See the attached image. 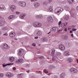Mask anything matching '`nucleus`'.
<instances>
[{
    "label": "nucleus",
    "instance_id": "nucleus-41",
    "mask_svg": "<svg viewBox=\"0 0 78 78\" xmlns=\"http://www.w3.org/2000/svg\"><path fill=\"white\" fill-rule=\"evenodd\" d=\"M44 72L46 73H48V71L46 69H44Z\"/></svg>",
    "mask_w": 78,
    "mask_h": 78
},
{
    "label": "nucleus",
    "instance_id": "nucleus-49",
    "mask_svg": "<svg viewBox=\"0 0 78 78\" xmlns=\"http://www.w3.org/2000/svg\"><path fill=\"white\" fill-rule=\"evenodd\" d=\"M64 31H67V28H65L64 29Z\"/></svg>",
    "mask_w": 78,
    "mask_h": 78
},
{
    "label": "nucleus",
    "instance_id": "nucleus-30",
    "mask_svg": "<svg viewBox=\"0 0 78 78\" xmlns=\"http://www.w3.org/2000/svg\"><path fill=\"white\" fill-rule=\"evenodd\" d=\"M65 9L66 11H69L70 10V7L68 6H66Z\"/></svg>",
    "mask_w": 78,
    "mask_h": 78
},
{
    "label": "nucleus",
    "instance_id": "nucleus-3",
    "mask_svg": "<svg viewBox=\"0 0 78 78\" xmlns=\"http://www.w3.org/2000/svg\"><path fill=\"white\" fill-rule=\"evenodd\" d=\"M64 9L62 8L59 7L56 8L55 10V12L56 13H60L61 12H62Z\"/></svg>",
    "mask_w": 78,
    "mask_h": 78
},
{
    "label": "nucleus",
    "instance_id": "nucleus-42",
    "mask_svg": "<svg viewBox=\"0 0 78 78\" xmlns=\"http://www.w3.org/2000/svg\"><path fill=\"white\" fill-rule=\"evenodd\" d=\"M76 30V29L73 28L72 29V31H75Z\"/></svg>",
    "mask_w": 78,
    "mask_h": 78
},
{
    "label": "nucleus",
    "instance_id": "nucleus-60",
    "mask_svg": "<svg viewBox=\"0 0 78 78\" xmlns=\"http://www.w3.org/2000/svg\"><path fill=\"white\" fill-rule=\"evenodd\" d=\"M51 73H50L49 74H48V75H51Z\"/></svg>",
    "mask_w": 78,
    "mask_h": 78
},
{
    "label": "nucleus",
    "instance_id": "nucleus-27",
    "mask_svg": "<svg viewBox=\"0 0 78 78\" xmlns=\"http://www.w3.org/2000/svg\"><path fill=\"white\" fill-rule=\"evenodd\" d=\"M15 17V16L14 15H11L9 16V19H13V18H14Z\"/></svg>",
    "mask_w": 78,
    "mask_h": 78
},
{
    "label": "nucleus",
    "instance_id": "nucleus-35",
    "mask_svg": "<svg viewBox=\"0 0 78 78\" xmlns=\"http://www.w3.org/2000/svg\"><path fill=\"white\" fill-rule=\"evenodd\" d=\"M55 52V50L54 48H53L52 49V52H51V54L52 55H54Z\"/></svg>",
    "mask_w": 78,
    "mask_h": 78
},
{
    "label": "nucleus",
    "instance_id": "nucleus-14",
    "mask_svg": "<svg viewBox=\"0 0 78 78\" xmlns=\"http://www.w3.org/2000/svg\"><path fill=\"white\" fill-rule=\"evenodd\" d=\"M3 47L5 49H8L9 48V46H8L6 44H4L3 45Z\"/></svg>",
    "mask_w": 78,
    "mask_h": 78
},
{
    "label": "nucleus",
    "instance_id": "nucleus-19",
    "mask_svg": "<svg viewBox=\"0 0 78 78\" xmlns=\"http://www.w3.org/2000/svg\"><path fill=\"white\" fill-rule=\"evenodd\" d=\"M67 61H68L69 62H72L73 61V58H68L67 59Z\"/></svg>",
    "mask_w": 78,
    "mask_h": 78
},
{
    "label": "nucleus",
    "instance_id": "nucleus-64",
    "mask_svg": "<svg viewBox=\"0 0 78 78\" xmlns=\"http://www.w3.org/2000/svg\"><path fill=\"white\" fill-rule=\"evenodd\" d=\"M55 78H58V77L57 76H55Z\"/></svg>",
    "mask_w": 78,
    "mask_h": 78
},
{
    "label": "nucleus",
    "instance_id": "nucleus-20",
    "mask_svg": "<svg viewBox=\"0 0 78 78\" xmlns=\"http://www.w3.org/2000/svg\"><path fill=\"white\" fill-rule=\"evenodd\" d=\"M23 61V59L21 58L16 61V63H21V62H22Z\"/></svg>",
    "mask_w": 78,
    "mask_h": 78
},
{
    "label": "nucleus",
    "instance_id": "nucleus-32",
    "mask_svg": "<svg viewBox=\"0 0 78 78\" xmlns=\"http://www.w3.org/2000/svg\"><path fill=\"white\" fill-rule=\"evenodd\" d=\"M56 58H57V59H58L59 60V59L58 58H57V57L56 56H54V57H52V59L53 61H55L56 60Z\"/></svg>",
    "mask_w": 78,
    "mask_h": 78
},
{
    "label": "nucleus",
    "instance_id": "nucleus-6",
    "mask_svg": "<svg viewBox=\"0 0 78 78\" xmlns=\"http://www.w3.org/2000/svg\"><path fill=\"white\" fill-rule=\"evenodd\" d=\"M19 4L22 7H25L26 6V3L25 2L20 1L19 2Z\"/></svg>",
    "mask_w": 78,
    "mask_h": 78
},
{
    "label": "nucleus",
    "instance_id": "nucleus-51",
    "mask_svg": "<svg viewBox=\"0 0 78 78\" xmlns=\"http://www.w3.org/2000/svg\"><path fill=\"white\" fill-rule=\"evenodd\" d=\"M2 30H5V27L2 28Z\"/></svg>",
    "mask_w": 78,
    "mask_h": 78
},
{
    "label": "nucleus",
    "instance_id": "nucleus-54",
    "mask_svg": "<svg viewBox=\"0 0 78 78\" xmlns=\"http://www.w3.org/2000/svg\"><path fill=\"white\" fill-rule=\"evenodd\" d=\"M3 35H4L5 36H8V34H7V33L4 34Z\"/></svg>",
    "mask_w": 78,
    "mask_h": 78
},
{
    "label": "nucleus",
    "instance_id": "nucleus-28",
    "mask_svg": "<svg viewBox=\"0 0 78 78\" xmlns=\"http://www.w3.org/2000/svg\"><path fill=\"white\" fill-rule=\"evenodd\" d=\"M48 10L50 12H53V8L51 6H50L48 8Z\"/></svg>",
    "mask_w": 78,
    "mask_h": 78
},
{
    "label": "nucleus",
    "instance_id": "nucleus-33",
    "mask_svg": "<svg viewBox=\"0 0 78 78\" xmlns=\"http://www.w3.org/2000/svg\"><path fill=\"white\" fill-rule=\"evenodd\" d=\"M13 64V63H9L7 64L6 65H3V67H6V66H10V65H12Z\"/></svg>",
    "mask_w": 78,
    "mask_h": 78
},
{
    "label": "nucleus",
    "instance_id": "nucleus-43",
    "mask_svg": "<svg viewBox=\"0 0 78 78\" xmlns=\"http://www.w3.org/2000/svg\"><path fill=\"white\" fill-rule=\"evenodd\" d=\"M31 2H36L37 1V0H30Z\"/></svg>",
    "mask_w": 78,
    "mask_h": 78
},
{
    "label": "nucleus",
    "instance_id": "nucleus-53",
    "mask_svg": "<svg viewBox=\"0 0 78 78\" xmlns=\"http://www.w3.org/2000/svg\"><path fill=\"white\" fill-rule=\"evenodd\" d=\"M16 68L15 67H14L13 68V70H16Z\"/></svg>",
    "mask_w": 78,
    "mask_h": 78
},
{
    "label": "nucleus",
    "instance_id": "nucleus-16",
    "mask_svg": "<svg viewBox=\"0 0 78 78\" xmlns=\"http://www.w3.org/2000/svg\"><path fill=\"white\" fill-rule=\"evenodd\" d=\"M9 36L10 37H15V36H16V34L14 32H11Z\"/></svg>",
    "mask_w": 78,
    "mask_h": 78
},
{
    "label": "nucleus",
    "instance_id": "nucleus-21",
    "mask_svg": "<svg viewBox=\"0 0 78 78\" xmlns=\"http://www.w3.org/2000/svg\"><path fill=\"white\" fill-rule=\"evenodd\" d=\"M58 27H54L51 29V31H55L58 30Z\"/></svg>",
    "mask_w": 78,
    "mask_h": 78
},
{
    "label": "nucleus",
    "instance_id": "nucleus-63",
    "mask_svg": "<svg viewBox=\"0 0 78 78\" xmlns=\"http://www.w3.org/2000/svg\"><path fill=\"white\" fill-rule=\"evenodd\" d=\"M1 34H2V32L0 31V35H1Z\"/></svg>",
    "mask_w": 78,
    "mask_h": 78
},
{
    "label": "nucleus",
    "instance_id": "nucleus-17",
    "mask_svg": "<svg viewBox=\"0 0 78 78\" xmlns=\"http://www.w3.org/2000/svg\"><path fill=\"white\" fill-rule=\"evenodd\" d=\"M0 9H1V10H2V11L5 10L6 8H5V5H0Z\"/></svg>",
    "mask_w": 78,
    "mask_h": 78
},
{
    "label": "nucleus",
    "instance_id": "nucleus-38",
    "mask_svg": "<svg viewBox=\"0 0 78 78\" xmlns=\"http://www.w3.org/2000/svg\"><path fill=\"white\" fill-rule=\"evenodd\" d=\"M48 0V3H51V2L53 1V0Z\"/></svg>",
    "mask_w": 78,
    "mask_h": 78
},
{
    "label": "nucleus",
    "instance_id": "nucleus-7",
    "mask_svg": "<svg viewBox=\"0 0 78 78\" xmlns=\"http://www.w3.org/2000/svg\"><path fill=\"white\" fill-rule=\"evenodd\" d=\"M58 47L59 49L61 50H62L63 51L64 50L66 49V48H65V46L62 44H60L59 45Z\"/></svg>",
    "mask_w": 78,
    "mask_h": 78
},
{
    "label": "nucleus",
    "instance_id": "nucleus-1",
    "mask_svg": "<svg viewBox=\"0 0 78 78\" xmlns=\"http://www.w3.org/2000/svg\"><path fill=\"white\" fill-rule=\"evenodd\" d=\"M33 25L35 28H39L42 27V24L40 23L37 22H34L33 23Z\"/></svg>",
    "mask_w": 78,
    "mask_h": 78
},
{
    "label": "nucleus",
    "instance_id": "nucleus-15",
    "mask_svg": "<svg viewBox=\"0 0 78 78\" xmlns=\"http://www.w3.org/2000/svg\"><path fill=\"white\" fill-rule=\"evenodd\" d=\"M9 61L10 62H14L15 61V58L13 57L12 56L9 58Z\"/></svg>",
    "mask_w": 78,
    "mask_h": 78
},
{
    "label": "nucleus",
    "instance_id": "nucleus-9",
    "mask_svg": "<svg viewBox=\"0 0 78 78\" xmlns=\"http://www.w3.org/2000/svg\"><path fill=\"white\" fill-rule=\"evenodd\" d=\"M70 70L71 72H74L75 73L78 72V70L76 69L73 68H71Z\"/></svg>",
    "mask_w": 78,
    "mask_h": 78
},
{
    "label": "nucleus",
    "instance_id": "nucleus-47",
    "mask_svg": "<svg viewBox=\"0 0 78 78\" xmlns=\"http://www.w3.org/2000/svg\"><path fill=\"white\" fill-rule=\"evenodd\" d=\"M61 21H60L59 22H58V25H61Z\"/></svg>",
    "mask_w": 78,
    "mask_h": 78
},
{
    "label": "nucleus",
    "instance_id": "nucleus-57",
    "mask_svg": "<svg viewBox=\"0 0 78 78\" xmlns=\"http://www.w3.org/2000/svg\"><path fill=\"white\" fill-rule=\"evenodd\" d=\"M61 31V30H58V33H60V32Z\"/></svg>",
    "mask_w": 78,
    "mask_h": 78
},
{
    "label": "nucleus",
    "instance_id": "nucleus-52",
    "mask_svg": "<svg viewBox=\"0 0 78 78\" xmlns=\"http://www.w3.org/2000/svg\"><path fill=\"white\" fill-rule=\"evenodd\" d=\"M38 37H34V39H38Z\"/></svg>",
    "mask_w": 78,
    "mask_h": 78
},
{
    "label": "nucleus",
    "instance_id": "nucleus-10",
    "mask_svg": "<svg viewBox=\"0 0 78 78\" xmlns=\"http://www.w3.org/2000/svg\"><path fill=\"white\" fill-rule=\"evenodd\" d=\"M12 12H14L16 9V7L14 5H12L10 7Z\"/></svg>",
    "mask_w": 78,
    "mask_h": 78
},
{
    "label": "nucleus",
    "instance_id": "nucleus-39",
    "mask_svg": "<svg viewBox=\"0 0 78 78\" xmlns=\"http://www.w3.org/2000/svg\"><path fill=\"white\" fill-rule=\"evenodd\" d=\"M39 59H43L44 58V57L43 56H41V57H38Z\"/></svg>",
    "mask_w": 78,
    "mask_h": 78
},
{
    "label": "nucleus",
    "instance_id": "nucleus-56",
    "mask_svg": "<svg viewBox=\"0 0 78 78\" xmlns=\"http://www.w3.org/2000/svg\"><path fill=\"white\" fill-rule=\"evenodd\" d=\"M5 28V30H8V28L6 27H4Z\"/></svg>",
    "mask_w": 78,
    "mask_h": 78
},
{
    "label": "nucleus",
    "instance_id": "nucleus-58",
    "mask_svg": "<svg viewBox=\"0 0 78 78\" xmlns=\"http://www.w3.org/2000/svg\"><path fill=\"white\" fill-rule=\"evenodd\" d=\"M70 33H73V31L70 30Z\"/></svg>",
    "mask_w": 78,
    "mask_h": 78
},
{
    "label": "nucleus",
    "instance_id": "nucleus-12",
    "mask_svg": "<svg viewBox=\"0 0 78 78\" xmlns=\"http://www.w3.org/2000/svg\"><path fill=\"white\" fill-rule=\"evenodd\" d=\"M35 17L36 19H42L44 16L42 15H36L35 16Z\"/></svg>",
    "mask_w": 78,
    "mask_h": 78
},
{
    "label": "nucleus",
    "instance_id": "nucleus-55",
    "mask_svg": "<svg viewBox=\"0 0 78 78\" xmlns=\"http://www.w3.org/2000/svg\"><path fill=\"white\" fill-rule=\"evenodd\" d=\"M71 37H73V34H72L71 35Z\"/></svg>",
    "mask_w": 78,
    "mask_h": 78
},
{
    "label": "nucleus",
    "instance_id": "nucleus-11",
    "mask_svg": "<svg viewBox=\"0 0 78 78\" xmlns=\"http://www.w3.org/2000/svg\"><path fill=\"white\" fill-rule=\"evenodd\" d=\"M34 6L35 8H39L40 6V4L38 2H36L34 4Z\"/></svg>",
    "mask_w": 78,
    "mask_h": 78
},
{
    "label": "nucleus",
    "instance_id": "nucleus-62",
    "mask_svg": "<svg viewBox=\"0 0 78 78\" xmlns=\"http://www.w3.org/2000/svg\"><path fill=\"white\" fill-rule=\"evenodd\" d=\"M76 62H77V63H78V59L77 58V60H76Z\"/></svg>",
    "mask_w": 78,
    "mask_h": 78
},
{
    "label": "nucleus",
    "instance_id": "nucleus-18",
    "mask_svg": "<svg viewBox=\"0 0 78 78\" xmlns=\"http://www.w3.org/2000/svg\"><path fill=\"white\" fill-rule=\"evenodd\" d=\"M42 32L40 30H39L37 32L36 35L38 36H41L42 35Z\"/></svg>",
    "mask_w": 78,
    "mask_h": 78
},
{
    "label": "nucleus",
    "instance_id": "nucleus-36",
    "mask_svg": "<svg viewBox=\"0 0 78 78\" xmlns=\"http://www.w3.org/2000/svg\"><path fill=\"white\" fill-rule=\"evenodd\" d=\"M42 3L45 5H48V3L47 1H44Z\"/></svg>",
    "mask_w": 78,
    "mask_h": 78
},
{
    "label": "nucleus",
    "instance_id": "nucleus-26",
    "mask_svg": "<svg viewBox=\"0 0 78 78\" xmlns=\"http://www.w3.org/2000/svg\"><path fill=\"white\" fill-rule=\"evenodd\" d=\"M68 2L70 5H72L73 3L74 0H68Z\"/></svg>",
    "mask_w": 78,
    "mask_h": 78
},
{
    "label": "nucleus",
    "instance_id": "nucleus-8",
    "mask_svg": "<svg viewBox=\"0 0 78 78\" xmlns=\"http://www.w3.org/2000/svg\"><path fill=\"white\" fill-rule=\"evenodd\" d=\"M5 76L7 78H11L12 76V74L10 72H8L6 74Z\"/></svg>",
    "mask_w": 78,
    "mask_h": 78
},
{
    "label": "nucleus",
    "instance_id": "nucleus-50",
    "mask_svg": "<svg viewBox=\"0 0 78 78\" xmlns=\"http://www.w3.org/2000/svg\"><path fill=\"white\" fill-rule=\"evenodd\" d=\"M32 45L34 46V47H35L36 46V44H35L34 43H33L32 44Z\"/></svg>",
    "mask_w": 78,
    "mask_h": 78
},
{
    "label": "nucleus",
    "instance_id": "nucleus-44",
    "mask_svg": "<svg viewBox=\"0 0 78 78\" xmlns=\"http://www.w3.org/2000/svg\"><path fill=\"white\" fill-rule=\"evenodd\" d=\"M71 16L72 17H74V13H71Z\"/></svg>",
    "mask_w": 78,
    "mask_h": 78
},
{
    "label": "nucleus",
    "instance_id": "nucleus-40",
    "mask_svg": "<svg viewBox=\"0 0 78 78\" xmlns=\"http://www.w3.org/2000/svg\"><path fill=\"white\" fill-rule=\"evenodd\" d=\"M3 74L2 73L0 74V77H3Z\"/></svg>",
    "mask_w": 78,
    "mask_h": 78
},
{
    "label": "nucleus",
    "instance_id": "nucleus-2",
    "mask_svg": "<svg viewBox=\"0 0 78 78\" xmlns=\"http://www.w3.org/2000/svg\"><path fill=\"white\" fill-rule=\"evenodd\" d=\"M0 18L1 19L0 20V26L2 27H3L4 25H5V20L4 18H3V17L1 16H0Z\"/></svg>",
    "mask_w": 78,
    "mask_h": 78
},
{
    "label": "nucleus",
    "instance_id": "nucleus-29",
    "mask_svg": "<svg viewBox=\"0 0 78 78\" xmlns=\"http://www.w3.org/2000/svg\"><path fill=\"white\" fill-rule=\"evenodd\" d=\"M17 78H22L23 77V74H21L17 75Z\"/></svg>",
    "mask_w": 78,
    "mask_h": 78
},
{
    "label": "nucleus",
    "instance_id": "nucleus-22",
    "mask_svg": "<svg viewBox=\"0 0 78 78\" xmlns=\"http://www.w3.org/2000/svg\"><path fill=\"white\" fill-rule=\"evenodd\" d=\"M64 55L65 56H68L70 55V53L68 51H65L64 52Z\"/></svg>",
    "mask_w": 78,
    "mask_h": 78
},
{
    "label": "nucleus",
    "instance_id": "nucleus-46",
    "mask_svg": "<svg viewBox=\"0 0 78 78\" xmlns=\"http://www.w3.org/2000/svg\"><path fill=\"white\" fill-rule=\"evenodd\" d=\"M47 39L46 38L44 37V39H43L44 41H47Z\"/></svg>",
    "mask_w": 78,
    "mask_h": 78
},
{
    "label": "nucleus",
    "instance_id": "nucleus-24",
    "mask_svg": "<svg viewBox=\"0 0 78 78\" xmlns=\"http://www.w3.org/2000/svg\"><path fill=\"white\" fill-rule=\"evenodd\" d=\"M69 18H70V17L68 15H66L64 16V19L65 20H69Z\"/></svg>",
    "mask_w": 78,
    "mask_h": 78
},
{
    "label": "nucleus",
    "instance_id": "nucleus-31",
    "mask_svg": "<svg viewBox=\"0 0 78 78\" xmlns=\"http://www.w3.org/2000/svg\"><path fill=\"white\" fill-rule=\"evenodd\" d=\"M56 56H59L61 55V53L60 52H58L56 53Z\"/></svg>",
    "mask_w": 78,
    "mask_h": 78
},
{
    "label": "nucleus",
    "instance_id": "nucleus-34",
    "mask_svg": "<svg viewBox=\"0 0 78 78\" xmlns=\"http://www.w3.org/2000/svg\"><path fill=\"white\" fill-rule=\"evenodd\" d=\"M65 75H66V74L64 73H62L61 74L60 76L62 78H63L65 76Z\"/></svg>",
    "mask_w": 78,
    "mask_h": 78
},
{
    "label": "nucleus",
    "instance_id": "nucleus-59",
    "mask_svg": "<svg viewBox=\"0 0 78 78\" xmlns=\"http://www.w3.org/2000/svg\"><path fill=\"white\" fill-rule=\"evenodd\" d=\"M16 14H19V12H16Z\"/></svg>",
    "mask_w": 78,
    "mask_h": 78
},
{
    "label": "nucleus",
    "instance_id": "nucleus-61",
    "mask_svg": "<svg viewBox=\"0 0 78 78\" xmlns=\"http://www.w3.org/2000/svg\"><path fill=\"white\" fill-rule=\"evenodd\" d=\"M42 78H47V77L46 76H44V77H43Z\"/></svg>",
    "mask_w": 78,
    "mask_h": 78
},
{
    "label": "nucleus",
    "instance_id": "nucleus-23",
    "mask_svg": "<svg viewBox=\"0 0 78 78\" xmlns=\"http://www.w3.org/2000/svg\"><path fill=\"white\" fill-rule=\"evenodd\" d=\"M55 66L53 65H51L48 66V68L49 69H52L55 68Z\"/></svg>",
    "mask_w": 78,
    "mask_h": 78
},
{
    "label": "nucleus",
    "instance_id": "nucleus-5",
    "mask_svg": "<svg viewBox=\"0 0 78 78\" xmlns=\"http://www.w3.org/2000/svg\"><path fill=\"white\" fill-rule=\"evenodd\" d=\"M18 54L19 56H22L23 55L24 51L22 49H20L18 50Z\"/></svg>",
    "mask_w": 78,
    "mask_h": 78
},
{
    "label": "nucleus",
    "instance_id": "nucleus-13",
    "mask_svg": "<svg viewBox=\"0 0 78 78\" xmlns=\"http://www.w3.org/2000/svg\"><path fill=\"white\" fill-rule=\"evenodd\" d=\"M61 38L62 39H67L68 38V35H62L61 36Z\"/></svg>",
    "mask_w": 78,
    "mask_h": 78
},
{
    "label": "nucleus",
    "instance_id": "nucleus-4",
    "mask_svg": "<svg viewBox=\"0 0 78 78\" xmlns=\"http://www.w3.org/2000/svg\"><path fill=\"white\" fill-rule=\"evenodd\" d=\"M47 20L50 23H53V19L52 16H49L47 18Z\"/></svg>",
    "mask_w": 78,
    "mask_h": 78
},
{
    "label": "nucleus",
    "instance_id": "nucleus-48",
    "mask_svg": "<svg viewBox=\"0 0 78 78\" xmlns=\"http://www.w3.org/2000/svg\"><path fill=\"white\" fill-rule=\"evenodd\" d=\"M59 2L61 3H64V2H63V1H60Z\"/></svg>",
    "mask_w": 78,
    "mask_h": 78
},
{
    "label": "nucleus",
    "instance_id": "nucleus-37",
    "mask_svg": "<svg viewBox=\"0 0 78 78\" xmlns=\"http://www.w3.org/2000/svg\"><path fill=\"white\" fill-rule=\"evenodd\" d=\"M61 27H62V28H63V27H65L64 25V23H62L61 24Z\"/></svg>",
    "mask_w": 78,
    "mask_h": 78
},
{
    "label": "nucleus",
    "instance_id": "nucleus-25",
    "mask_svg": "<svg viewBox=\"0 0 78 78\" xmlns=\"http://www.w3.org/2000/svg\"><path fill=\"white\" fill-rule=\"evenodd\" d=\"M25 16H26V15H25V14H21L20 15V18L22 19H23Z\"/></svg>",
    "mask_w": 78,
    "mask_h": 78
},
{
    "label": "nucleus",
    "instance_id": "nucleus-45",
    "mask_svg": "<svg viewBox=\"0 0 78 78\" xmlns=\"http://www.w3.org/2000/svg\"><path fill=\"white\" fill-rule=\"evenodd\" d=\"M63 24H64L65 27H66V25H67V23H63Z\"/></svg>",
    "mask_w": 78,
    "mask_h": 78
}]
</instances>
